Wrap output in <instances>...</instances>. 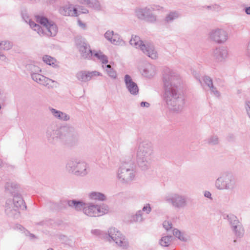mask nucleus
<instances>
[{"instance_id":"1","label":"nucleus","mask_w":250,"mask_h":250,"mask_svg":"<svg viewBox=\"0 0 250 250\" xmlns=\"http://www.w3.org/2000/svg\"><path fill=\"white\" fill-rule=\"evenodd\" d=\"M164 98L169 109L180 111L185 104L182 92V80L175 71L166 69L163 75Z\"/></svg>"},{"instance_id":"2","label":"nucleus","mask_w":250,"mask_h":250,"mask_svg":"<svg viewBox=\"0 0 250 250\" xmlns=\"http://www.w3.org/2000/svg\"><path fill=\"white\" fill-rule=\"evenodd\" d=\"M46 136L50 143L55 144L59 141H75L77 139L78 133L72 126L64 125L58 127L55 124H51L47 127Z\"/></svg>"},{"instance_id":"3","label":"nucleus","mask_w":250,"mask_h":250,"mask_svg":"<svg viewBox=\"0 0 250 250\" xmlns=\"http://www.w3.org/2000/svg\"><path fill=\"white\" fill-rule=\"evenodd\" d=\"M17 187V185L14 183H7L5 185V189L12 194L13 198L12 200L8 199L6 201L5 212L9 217L14 218H18L20 216L19 209L23 210L26 208L25 203L21 194L10 189H16Z\"/></svg>"},{"instance_id":"4","label":"nucleus","mask_w":250,"mask_h":250,"mask_svg":"<svg viewBox=\"0 0 250 250\" xmlns=\"http://www.w3.org/2000/svg\"><path fill=\"white\" fill-rule=\"evenodd\" d=\"M153 151L151 143L143 142L139 144L137 152V161L139 167L143 170H146L150 167Z\"/></svg>"},{"instance_id":"5","label":"nucleus","mask_w":250,"mask_h":250,"mask_svg":"<svg viewBox=\"0 0 250 250\" xmlns=\"http://www.w3.org/2000/svg\"><path fill=\"white\" fill-rule=\"evenodd\" d=\"M215 187L218 190L233 191L237 187L234 176L229 172L222 173L215 180Z\"/></svg>"},{"instance_id":"6","label":"nucleus","mask_w":250,"mask_h":250,"mask_svg":"<svg viewBox=\"0 0 250 250\" xmlns=\"http://www.w3.org/2000/svg\"><path fill=\"white\" fill-rule=\"evenodd\" d=\"M162 8L159 5H150L144 7H139L135 9V16L140 20L146 21L150 23L157 21V16L153 13L155 11L160 10Z\"/></svg>"},{"instance_id":"7","label":"nucleus","mask_w":250,"mask_h":250,"mask_svg":"<svg viewBox=\"0 0 250 250\" xmlns=\"http://www.w3.org/2000/svg\"><path fill=\"white\" fill-rule=\"evenodd\" d=\"M188 197L178 192H171L166 194L164 201L175 209H180L186 208L188 204Z\"/></svg>"},{"instance_id":"8","label":"nucleus","mask_w":250,"mask_h":250,"mask_svg":"<svg viewBox=\"0 0 250 250\" xmlns=\"http://www.w3.org/2000/svg\"><path fill=\"white\" fill-rule=\"evenodd\" d=\"M135 171L133 163L130 161L122 164L117 172V178L122 183H128L134 179Z\"/></svg>"},{"instance_id":"9","label":"nucleus","mask_w":250,"mask_h":250,"mask_svg":"<svg viewBox=\"0 0 250 250\" xmlns=\"http://www.w3.org/2000/svg\"><path fill=\"white\" fill-rule=\"evenodd\" d=\"M129 43L135 48H140L144 54L151 59H155L157 58V53L154 46L150 43H144L139 36H132Z\"/></svg>"},{"instance_id":"10","label":"nucleus","mask_w":250,"mask_h":250,"mask_svg":"<svg viewBox=\"0 0 250 250\" xmlns=\"http://www.w3.org/2000/svg\"><path fill=\"white\" fill-rule=\"evenodd\" d=\"M66 168L69 172L77 176H84L89 172L87 164L78 159L69 160L66 165Z\"/></svg>"},{"instance_id":"11","label":"nucleus","mask_w":250,"mask_h":250,"mask_svg":"<svg viewBox=\"0 0 250 250\" xmlns=\"http://www.w3.org/2000/svg\"><path fill=\"white\" fill-rule=\"evenodd\" d=\"M108 211L109 208L105 204L99 205L92 203H86L85 208H83V213L92 217L102 216L107 213Z\"/></svg>"},{"instance_id":"12","label":"nucleus","mask_w":250,"mask_h":250,"mask_svg":"<svg viewBox=\"0 0 250 250\" xmlns=\"http://www.w3.org/2000/svg\"><path fill=\"white\" fill-rule=\"evenodd\" d=\"M105 237L109 241L112 240L123 249H126L128 246V242L125 237L115 228H110Z\"/></svg>"},{"instance_id":"13","label":"nucleus","mask_w":250,"mask_h":250,"mask_svg":"<svg viewBox=\"0 0 250 250\" xmlns=\"http://www.w3.org/2000/svg\"><path fill=\"white\" fill-rule=\"evenodd\" d=\"M210 40L219 44L225 43L228 39V33L227 31L220 28L212 30L208 34Z\"/></svg>"},{"instance_id":"14","label":"nucleus","mask_w":250,"mask_h":250,"mask_svg":"<svg viewBox=\"0 0 250 250\" xmlns=\"http://www.w3.org/2000/svg\"><path fill=\"white\" fill-rule=\"evenodd\" d=\"M31 78L39 84L43 85L48 88L56 87L57 86V82L40 74L39 73L32 74Z\"/></svg>"},{"instance_id":"15","label":"nucleus","mask_w":250,"mask_h":250,"mask_svg":"<svg viewBox=\"0 0 250 250\" xmlns=\"http://www.w3.org/2000/svg\"><path fill=\"white\" fill-rule=\"evenodd\" d=\"M76 44L81 57L83 59H90L92 56V52L89 44L82 40L77 41Z\"/></svg>"},{"instance_id":"16","label":"nucleus","mask_w":250,"mask_h":250,"mask_svg":"<svg viewBox=\"0 0 250 250\" xmlns=\"http://www.w3.org/2000/svg\"><path fill=\"white\" fill-rule=\"evenodd\" d=\"M124 81L126 88L129 92L133 95H137L139 93V88L136 83L134 82L129 75H125Z\"/></svg>"},{"instance_id":"17","label":"nucleus","mask_w":250,"mask_h":250,"mask_svg":"<svg viewBox=\"0 0 250 250\" xmlns=\"http://www.w3.org/2000/svg\"><path fill=\"white\" fill-rule=\"evenodd\" d=\"M100 75V73L96 71L91 72L82 71L78 72L76 77L79 81L85 82L90 80L93 77Z\"/></svg>"},{"instance_id":"18","label":"nucleus","mask_w":250,"mask_h":250,"mask_svg":"<svg viewBox=\"0 0 250 250\" xmlns=\"http://www.w3.org/2000/svg\"><path fill=\"white\" fill-rule=\"evenodd\" d=\"M228 53V50L226 48L224 47H220L214 50L213 57L217 62H222L227 57Z\"/></svg>"},{"instance_id":"19","label":"nucleus","mask_w":250,"mask_h":250,"mask_svg":"<svg viewBox=\"0 0 250 250\" xmlns=\"http://www.w3.org/2000/svg\"><path fill=\"white\" fill-rule=\"evenodd\" d=\"M13 46V43L8 41H1L0 42V60L7 62L8 60L6 57L2 52V50H9Z\"/></svg>"},{"instance_id":"20","label":"nucleus","mask_w":250,"mask_h":250,"mask_svg":"<svg viewBox=\"0 0 250 250\" xmlns=\"http://www.w3.org/2000/svg\"><path fill=\"white\" fill-rule=\"evenodd\" d=\"M49 110L54 118L61 121H67L70 119L68 114L52 107H49Z\"/></svg>"},{"instance_id":"21","label":"nucleus","mask_w":250,"mask_h":250,"mask_svg":"<svg viewBox=\"0 0 250 250\" xmlns=\"http://www.w3.org/2000/svg\"><path fill=\"white\" fill-rule=\"evenodd\" d=\"M67 205L77 211L83 210L85 208L86 203L81 200H70L67 201Z\"/></svg>"},{"instance_id":"22","label":"nucleus","mask_w":250,"mask_h":250,"mask_svg":"<svg viewBox=\"0 0 250 250\" xmlns=\"http://www.w3.org/2000/svg\"><path fill=\"white\" fill-rule=\"evenodd\" d=\"M45 32L44 35L54 37L56 36L58 32V28L53 21H50L44 28Z\"/></svg>"},{"instance_id":"23","label":"nucleus","mask_w":250,"mask_h":250,"mask_svg":"<svg viewBox=\"0 0 250 250\" xmlns=\"http://www.w3.org/2000/svg\"><path fill=\"white\" fill-rule=\"evenodd\" d=\"M78 1L83 4H86L88 7L96 11L102 9V6L98 0H78Z\"/></svg>"},{"instance_id":"24","label":"nucleus","mask_w":250,"mask_h":250,"mask_svg":"<svg viewBox=\"0 0 250 250\" xmlns=\"http://www.w3.org/2000/svg\"><path fill=\"white\" fill-rule=\"evenodd\" d=\"M204 83L210 88L211 92L217 97L220 95V92L217 90L216 88L213 86L212 79L208 76H205L203 78Z\"/></svg>"},{"instance_id":"25","label":"nucleus","mask_w":250,"mask_h":250,"mask_svg":"<svg viewBox=\"0 0 250 250\" xmlns=\"http://www.w3.org/2000/svg\"><path fill=\"white\" fill-rule=\"evenodd\" d=\"M129 221L131 223H141L145 219L143 217L142 210H138L135 214H131L129 216Z\"/></svg>"},{"instance_id":"26","label":"nucleus","mask_w":250,"mask_h":250,"mask_svg":"<svg viewBox=\"0 0 250 250\" xmlns=\"http://www.w3.org/2000/svg\"><path fill=\"white\" fill-rule=\"evenodd\" d=\"M155 66L152 64H149L144 68L142 74L145 77L151 78L155 75Z\"/></svg>"},{"instance_id":"27","label":"nucleus","mask_w":250,"mask_h":250,"mask_svg":"<svg viewBox=\"0 0 250 250\" xmlns=\"http://www.w3.org/2000/svg\"><path fill=\"white\" fill-rule=\"evenodd\" d=\"M60 12L64 16H77V9L72 7H65L60 10Z\"/></svg>"},{"instance_id":"28","label":"nucleus","mask_w":250,"mask_h":250,"mask_svg":"<svg viewBox=\"0 0 250 250\" xmlns=\"http://www.w3.org/2000/svg\"><path fill=\"white\" fill-rule=\"evenodd\" d=\"M224 218L228 220L231 228L241 224L237 216L232 214L227 215Z\"/></svg>"},{"instance_id":"29","label":"nucleus","mask_w":250,"mask_h":250,"mask_svg":"<svg viewBox=\"0 0 250 250\" xmlns=\"http://www.w3.org/2000/svg\"><path fill=\"white\" fill-rule=\"evenodd\" d=\"M231 230L237 238H241L244 234V229L242 224L231 228Z\"/></svg>"},{"instance_id":"30","label":"nucleus","mask_w":250,"mask_h":250,"mask_svg":"<svg viewBox=\"0 0 250 250\" xmlns=\"http://www.w3.org/2000/svg\"><path fill=\"white\" fill-rule=\"evenodd\" d=\"M29 25L34 30L36 31L40 36H43L45 32L44 28H42L41 26L32 21H29Z\"/></svg>"},{"instance_id":"31","label":"nucleus","mask_w":250,"mask_h":250,"mask_svg":"<svg viewBox=\"0 0 250 250\" xmlns=\"http://www.w3.org/2000/svg\"><path fill=\"white\" fill-rule=\"evenodd\" d=\"M111 43L115 45H123L125 44V42L121 38L120 35L118 33H114Z\"/></svg>"},{"instance_id":"32","label":"nucleus","mask_w":250,"mask_h":250,"mask_svg":"<svg viewBox=\"0 0 250 250\" xmlns=\"http://www.w3.org/2000/svg\"><path fill=\"white\" fill-rule=\"evenodd\" d=\"M90 199L92 200L104 201L106 199L105 196L100 192H92L89 194Z\"/></svg>"},{"instance_id":"33","label":"nucleus","mask_w":250,"mask_h":250,"mask_svg":"<svg viewBox=\"0 0 250 250\" xmlns=\"http://www.w3.org/2000/svg\"><path fill=\"white\" fill-rule=\"evenodd\" d=\"M27 69L30 72L31 77L32 74H38L42 71L41 69L33 64H28L26 65Z\"/></svg>"},{"instance_id":"34","label":"nucleus","mask_w":250,"mask_h":250,"mask_svg":"<svg viewBox=\"0 0 250 250\" xmlns=\"http://www.w3.org/2000/svg\"><path fill=\"white\" fill-rule=\"evenodd\" d=\"M173 235L180 240L183 242H187L188 238L184 236V234L177 229H174L172 230Z\"/></svg>"},{"instance_id":"35","label":"nucleus","mask_w":250,"mask_h":250,"mask_svg":"<svg viewBox=\"0 0 250 250\" xmlns=\"http://www.w3.org/2000/svg\"><path fill=\"white\" fill-rule=\"evenodd\" d=\"M173 236L172 235H167L163 236L160 241V244L162 246L167 247L169 246Z\"/></svg>"},{"instance_id":"36","label":"nucleus","mask_w":250,"mask_h":250,"mask_svg":"<svg viewBox=\"0 0 250 250\" xmlns=\"http://www.w3.org/2000/svg\"><path fill=\"white\" fill-rule=\"evenodd\" d=\"M207 143L211 146L217 145L219 143V138L217 135H212L207 139Z\"/></svg>"},{"instance_id":"37","label":"nucleus","mask_w":250,"mask_h":250,"mask_svg":"<svg viewBox=\"0 0 250 250\" xmlns=\"http://www.w3.org/2000/svg\"><path fill=\"white\" fill-rule=\"evenodd\" d=\"M37 22L44 26V28L46 27L47 24L50 21L48 19L43 16L37 15L35 16Z\"/></svg>"},{"instance_id":"38","label":"nucleus","mask_w":250,"mask_h":250,"mask_svg":"<svg viewBox=\"0 0 250 250\" xmlns=\"http://www.w3.org/2000/svg\"><path fill=\"white\" fill-rule=\"evenodd\" d=\"M94 56L98 58L103 63L106 64L108 63V61L106 56L103 54L101 51L96 52L94 54Z\"/></svg>"},{"instance_id":"39","label":"nucleus","mask_w":250,"mask_h":250,"mask_svg":"<svg viewBox=\"0 0 250 250\" xmlns=\"http://www.w3.org/2000/svg\"><path fill=\"white\" fill-rule=\"evenodd\" d=\"M105 68L106 71L108 75L113 79H116L117 77L116 72L112 68H111L110 65H106Z\"/></svg>"},{"instance_id":"40","label":"nucleus","mask_w":250,"mask_h":250,"mask_svg":"<svg viewBox=\"0 0 250 250\" xmlns=\"http://www.w3.org/2000/svg\"><path fill=\"white\" fill-rule=\"evenodd\" d=\"M178 17V14L176 12H170L165 19L167 22H171Z\"/></svg>"},{"instance_id":"41","label":"nucleus","mask_w":250,"mask_h":250,"mask_svg":"<svg viewBox=\"0 0 250 250\" xmlns=\"http://www.w3.org/2000/svg\"><path fill=\"white\" fill-rule=\"evenodd\" d=\"M204 7L208 10L215 11L217 12L220 11L221 10V6L217 4L205 6Z\"/></svg>"},{"instance_id":"42","label":"nucleus","mask_w":250,"mask_h":250,"mask_svg":"<svg viewBox=\"0 0 250 250\" xmlns=\"http://www.w3.org/2000/svg\"><path fill=\"white\" fill-rule=\"evenodd\" d=\"M43 61L46 64L51 65L54 64L55 60L50 56L45 55L42 57Z\"/></svg>"},{"instance_id":"43","label":"nucleus","mask_w":250,"mask_h":250,"mask_svg":"<svg viewBox=\"0 0 250 250\" xmlns=\"http://www.w3.org/2000/svg\"><path fill=\"white\" fill-rule=\"evenodd\" d=\"M114 33V32L113 31L108 30L105 33L104 36L107 41L111 42V40H112Z\"/></svg>"},{"instance_id":"44","label":"nucleus","mask_w":250,"mask_h":250,"mask_svg":"<svg viewBox=\"0 0 250 250\" xmlns=\"http://www.w3.org/2000/svg\"><path fill=\"white\" fill-rule=\"evenodd\" d=\"M163 227L168 231L172 228V223L168 221H165L163 223Z\"/></svg>"},{"instance_id":"45","label":"nucleus","mask_w":250,"mask_h":250,"mask_svg":"<svg viewBox=\"0 0 250 250\" xmlns=\"http://www.w3.org/2000/svg\"><path fill=\"white\" fill-rule=\"evenodd\" d=\"M21 16H22V19H23V20L26 22H28L29 23V21H31V20H30L28 16V14L26 12V11H22L21 12Z\"/></svg>"},{"instance_id":"46","label":"nucleus","mask_w":250,"mask_h":250,"mask_svg":"<svg viewBox=\"0 0 250 250\" xmlns=\"http://www.w3.org/2000/svg\"><path fill=\"white\" fill-rule=\"evenodd\" d=\"M141 210H142V212H146V214H149L151 211V208L150 207V205L149 204H146L143 208Z\"/></svg>"},{"instance_id":"47","label":"nucleus","mask_w":250,"mask_h":250,"mask_svg":"<svg viewBox=\"0 0 250 250\" xmlns=\"http://www.w3.org/2000/svg\"><path fill=\"white\" fill-rule=\"evenodd\" d=\"M246 55L248 58H250V40H249L247 44L246 49Z\"/></svg>"},{"instance_id":"48","label":"nucleus","mask_w":250,"mask_h":250,"mask_svg":"<svg viewBox=\"0 0 250 250\" xmlns=\"http://www.w3.org/2000/svg\"><path fill=\"white\" fill-rule=\"evenodd\" d=\"M245 108L247 112V114L250 118V102L247 101L245 103Z\"/></svg>"},{"instance_id":"49","label":"nucleus","mask_w":250,"mask_h":250,"mask_svg":"<svg viewBox=\"0 0 250 250\" xmlns=\"http://www.w3.org/2000/svg\"><path fill=\"white\" fill-rule=\"evenodd\" d=\"M91 232L92 234L96 236H99L102 234V231L98 229H92L91 230Z\"/></svg>"},{"instance_id":"50","label":"nucleus","mask_w":250,"mask_h":250,"mask_svg":"<svg viewBox=\"0 0 250 250\" xmlns=\"http://www.w3.org/2000/svg\"><path fill=\"white\" fill-rule=\"evenodd\" d=\"M150 105V104L146 102H142L141 103H140V106L141 107H148Z\"/></svg>"},{"instance_id":"51","label":"nucleus","mask_w":250,"mask_h":250,"mask_svg":"<svg viewBox=\"0 0 250 250\" xmlns=\"http://www.w3.org/2000/svg\"><path fill=\"white\" fill-rule=\"evenodd\" d=\"M204 196L207 198L211 199V194L208 191H205V192H204Z\"/></svg>"},{"instance_id":"52","label":"nucleus","mask_w":250,"mask_h":250,"mask_svg":"<svg viewBox=\"0 0 250 250\" xmlns=\"http://www.w3.org/2000/svg\"><path fill=\"white\" fill-rule=\"evenodd\" d=\"M78 24L80 27H81L82 28H84L85 27V25L84 23L82 22V21L80 20H79L78 21Z\"/></svg>"},{"instance_id":"53","label":"nucleus","mask_w":250,"mask_h":250,"mask_svg":"<svg viewBox=\"0 0 250 250\" xmlns=\"http://www.w3.org/2000/svg\"><path fill=\"white\" fill-rule=\"evenodd\" d=\"M244 10L247 14L250 15V6L246 7Z\"/></svg>"},{"instance_id":"54","label":"nucleus","mask_w":250,"mask_h":250,"mask_svg":"<svg viewBox=\"0 0 250 250\" xmlns=\"http://www.w3.org/2000/svg\"><path fill=\"white\" fill-rule=\"evenodd\" d=\"M29 233V236L32 238H36V237L35 236V235L32 233Z\"/></svg>"},{"instance_id":"55","label":"nucleus","mask_w":250,"mask_h":250,"mask_svg":"<svg viewBox=\"0 0 250 250\" xmlns=\"http://www.w3.org/2000/svg\"><path fill=\"white\" fill-rule=\"evenodd\" d=\"M83 13H88V10L86 9H85L83 10V11L82 12Z\"/></svg>"},{"instance_id":"56","label":"nucleus","mask_w":250,"mask_h":250,"mask_svg":"<svg viewBox=\"0 0 250 250\" xmlns=\"http://www.w3.org/2000/svg\"><path fill=\"white\" fill-rule=\"evenodd\" d=\"M229 138L230 139L232 140L234 138V136L232 134H231L229 136Z\"/></svg>"},{"instance_id":"57","label":"nucleus","mask_w":250,"mask_h":250,"mask_svg":"<svg viewBox=\"0 0 250 250\" xmlns=\"http://www.w3.org/2000/svg\"><path fill=\"white\" fill-rule=\"evenodd\" d=\"M2 163V161H1V159H0V167L1 166Z\"/></svg>"},{"instance_id":"58","label":"nucleus","mask_w":250,"mask_h":250,"mask_svg":"<svg viewBox=\"0 0 250 250\" xmlns=\"http://www.w3.org/2000/svg\"><path fill=\"white\" fill-rule=\"evenodd\" d=\"M47 250H54L52 248H49Z\"/></svg>"},{"instance_id":"59","label":"nucleus","mask_w":250,"mask_h":250,"mask_svg":"<svg viewBox=\"0 0 250 250\" xmlns=\"http://www.w3.org/2000/svg\"><path fill=\"white\" fill-rule=\"evenodd\" d=\"M233 242H234V243H235V242H236V240H234L233 241Z\"/></svg>"}]
</instances>
